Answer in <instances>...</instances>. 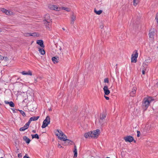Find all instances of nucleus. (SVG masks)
<instances>
[{
  "label": "nucleus",
  "instance_id": "obj_27",
  "mask_svg": "<svg viewBox=\"0 0 158 158\" xmlns=\"http://www.w3.org/2000/svg\"><path fill=\"white\" fill-rule=\"evenodd\" d=\"M26 34L29 35V36H33L34 37H36L38 36L37 33L35 32L33 33H27Z\"/></svg>",
  "mask_w": 158,
  "mask_h": 158
},
{
  "label": "nucleus",
  "instance_id": "obj_21",
  "mask_svg": "<svg viewBox=\"0 0 158 158\" xmlns=\"http://www.w3.org/2000/svg\"><path fill=\"white\" fill-rule=\"evenodd\" d=\"M29 127L27 126L26 124L24 126V127L20 128L19 129V130L20 131H23L27 129Z\"/></svg>",
  "mask_w": 158,
  "mask_h": 158
},
{
  "label": "nucleus",
  "instance_id": "obj_42",
  "mask_svg": "<svg viewBox=\"0 0 158 158\" xmlns=\"http://www.w3.org/2000/svg\"><path fill=\"white\" fill-rule=\"evenodd\" d=\"M3 56L1 55H0V63L1 60H2Z\"/></svg>",
  "mask_w": 158,
  "mask_h": 158
},
{
  "label": "nucleus",
  "instance_id": "obj_3",
  "mask_svg": "<svg viewBox=\"0 0 158 158\" xmlns=\"http://www.w3.org/2000/svg\"><path fill=\"white\" fill-rule=\"evenodd\" d=\"M150 103L149 101L146 100V98H144L143 101L142 106L143 108L146 110L149 106Z\"/></svg>",
  "mask_w": 158,
  "mask_h": 158
},
{
  "label": "nucleus",
  "instance_id": "obj_13",
  "mask_svg": "<svg viewBox=\"0 0 158 158\" xmlns=\"http://www.w3.org/2000/svg\"><path fill=\"white\" fill-rule=\"evenodd\" d=\"M71 20L70 23L72 24H73L74 23V22L76 19V16L74 15L73 13L71 15Z\"/></svg>",
  "mask_w": 158,
  "mask_h": 158
},
{
  "label": "nucleus",
  "instance_id": "obj_37",
  "mask_svg": "<svg viewBox=\"0 0 158 158\" xmlns=\"http://www.w3.org/2000/svg\"><path fill=\"white\" fill-rule=\"evenodd\" d=\"M104 82L105 83H108L109 81L108 78H106L104 79Z\"/></svg>",
  "mask_w": 158,
  "mask_h": 158
},
{
  "label": "nucleus",
  "instance_id": "obj_11",
  "mask_svg": "<svg viewBox=\"0 0 158 158\" xmlns=\"http://www.w3.org/2000/svg\"><path fill=\"white\" fill-rule=\"evenodd\" d=\"M36 43L40 45L42 48H44V42L42 40H37Z\"/></svg>",
  "mask_w": 158,
  "mask_h": 158
},
{
  "label": "nucleus",
  "instance_id": "obj_56",
  "mask_svg": "<svg viewBox=\"0 0 158 158\" xmlns=\"http://www.w3.org/2000/svg\"><path fill=\"white\" fill-rule=\"evenodd\" d=\"M106 158H110V157H107Z\"/></svg>",
  "mask_w": 158,
  "mask_h": 158
},
{
  "label": "nucleus",
  "instance_id": "obj_58",
  "mask_svg": "<svg viewBox=\"0 0 158 158\" xmlns=\"http://www.w3.org/2000/svg\"><path fill=\"white\" fill-rule=\"evenodd\" d=\"M0 158H3L2 157H0Z\"/></svg>",
  "mask_w": 158,
  "mask_h": 158
},
{
  "label": "nucleus",
  "instance_id": "obj_19",
  "mask_svg": "<svg viewBox=\"0 0 158 158\" xmlns=\"http://www.w3.org/2000/svg\"><path fill=\"white\" fill-rule=\"evenodd\" d=\"M39 51L40 53L42 55H43L45 54L44 50L43 48H39Z\"/></svg>",
  "mask_w": 158,
  "mask_h": 158
},
{
  "label": "nucleus",
  "instance_id": "obj_22",
  "mask_svg": "<svg viewBox=\"0 0 158 158\" xmlns=\"http://www.w3.org/2000/svg\"><path fill=\"white\" fill-rule=\"evenodd\" d=\"M21 73L23 75H32L31 72L30 71H29L28 72H26L25 71H23L21 72Z\"/></svg>",
  "mask_w": 158,
  "mask_h": 158
},
{
  "label": "nucleus",
  "instance_id": "obj_53",
  "mask_svg": "<svg viewBox=\"0 0 158 158\" xmlns=\"http://www.w3.org/2000/svg\"><path fill=\"white\" fill-rule=\"evenodd\" d=\"M32 132L33 133H36V131L35 130H32Z\"/></svg>",
  "mask_w": 158,
  "mask_h": 158
},
{
  "label": "nucleus",
  "instance_id": "obj_16",
  "mask_svg": "<svg viewBox=\"0 0 158 158\" xmlns=\"http://www.w3.org/2000/svg\"><path fill=\"white\" fill-rule=\"evenodd\" d=\"M45 20L44 21V22H47V21H50L51 20L50 19V16L48 14H46L44 16Z\"/></svg>",
  "mask_w": 158,
  "mask_h": 158
},
{
  "label": "nucleus",
  "instance_id": "obj_30",
  "mask_svg": "<svg viewBox=\"0 0 158 158\" xmlns=\"http://www.w3.org/2000/svg\"><path fill=\"white\" fill-rule=\"evenodd\" d=\"M31 136H32V139L35 138L38 139L39 138V136L37 134H35V135H31Z\"/></svg>",
  "mask_w": 158,
  "mask_h": 158
},
{
  "label": "nucleus",
  "instance_id": "obj_39",
  "mask_svg": "<svg viewBox=\"0 0 158 158\" xmlns=\"http://www.w3.org/2000/svg\"><path fill=\"white\" fill-rule=\"evenodd\" d=\"M137 137H139L140 136V132L139 131H137Z\"/></svg>",
  "mask_w": 158,
  "mask_h": 158
},
{
  "label": "nucleus",
  "instance_id": "obj_26",
  "mask_svg": "<svg viewBox=\"0 0 158 158\" xmlns=\"http://www.w3.org/2000/svg\"><path fill=\"white\" fill-rule=\"evenodd\" d=\"M146 99L148 101H149L150 103L152 101L154 100V99L153 98L151 97H149L147 98H146Z\"/></svg>",
  "mask_w": 158,
  "mask_h": 158
},
{
  "label": "nucleus",
  "instance_id": "obj_50",
  "mask_svg": "<svg viewBox=\"0 0 158 158\" xmlns=\"http://www.w3.org/2000/svg\"><path fill=\"white\" fill-rule=\"evenodd\" d=\"M23 158H30L28 156H27L26 155L24 156L23 157Z\"/></svg>",
  "mask_w": 158,
  "mask_h": 158
},
{
  "label": "nucleus",
  "instance_id": "obj_17",
  "mask_svg": "<svg viewBox=\"0 0 158 158\" xmlns=\"http://www.w3.org/2000/svg\"><path fill=\"white\" fill-rule=\"evenodd\" d=\"M23 140L25 141L27 143H29L31 141L30 139L26 136H24L23 138Z\"/></svg>",
  "mask_w": 158,
  "mask_h": 158
},
{
  "label": "nucleus",
  "instance_id": "obj_55",
  "mask_svg": "<svg viewBox=\"0 0 158 158\" xmlns=\"http://www.w3.org/2000/svg\"><path fill=\"white\" fill-rule=\"evenodd\" d=\"M62 29H63L64 30H65V29L64 28H62Z\"/></svg>",
  "mask_w": 158,
  "mask_h": 158
},
{
  "label": "nucleus",
  "instance_id": "obj_4",
  "mask_svg": "<svg viewBox=\"0 0 158 158\" xmlns=\"http://www.w3.org/2000/svg\"><path fill=\"white\" fill-rule=\"evenodd\" d=\"M135 54H132L131 57V62L136 63L137 62V58L138 56V53L137 50H135Z\"/></svg>",
  "mask_w": 158,
  "mask_h": 158
},
{
  "label": "nucleus",
  "instance_id": "obj_59",
  "mask_svg": "<svg viewBox=\"0 0 158 158\" xmlns=\"http://www.w3.org/2000/svg\"><path fill=\"white\" fill-rule=\"evenodd\" d=\"M2 104L0 103V105H1Z\"/></svg>",
  "mask_w": 158,
  "mask_h": 158
},
{
  "label": "nucleus",
  "instance_id": "obj_45",
  "mask_svg": "<svg viewBox=\"0 0 158 158\" xmlns=\"http://www.w3.org/2000/svg\"><path fill=\"white\" fill-rule=\"evenodd\" d=\"M52 5H51L49 6V8L51 10H53V7L52 6Z\"/></svg>",
  "mask_w": 158,
  "mask_h": 158
},
{
  "label": "nucleus",
  "instance_id": "obj_49",
  "mask_svg": "<svg viewBox=\"0 0 158 158\" xmlns=\"http://www.w3.org/2000/svg\"><path fill=\"white\" fill-rule=\"evenodd\" d=\"M4 102H5V103L6 104H9V102L7 101H5Z\"/></svg>",
  "mask_w": 158,
  "mask_h": 158
},
{
  "label": "nucleus",
  "instance_id": "obj_38",
  "mask_svg": "<svg viewBox=\"0 0 158 158\" xmlns=\"http://www.w3.org/2000/svg\"><path fill=\"white\" fill-rule=\"evenodd\" d=\"M4 60L5 61H7L8 60V58L7 57H3L2 60Z\"/></svg>",
  "mask_w": 158,
  "mask_h": 158
},
{
  "label": "nucleus",
  "instance_id": "obj_33",
  "mask_svg": "<svg viewBox=\"0 0 158 158\" xmlns=\"http://www.w3.org/2000/svg\"><path fill=\"white\" fill-rule=\"evenodd\" d=\"M61 8L62 9L65 10L68 12H69L70 10V9L67 7H62Z\"/></svg>",
  "mask_w": 158,
  "mask_h": 158
},
{
  "label": "nucleus",
  "instance_id": "obj_9",
  "mask_svg": "<svg viewBox=\"0 0 158 158\" xmlns=\"http://www.w3.org/2000/svg\"><path fill=\"white\" fill-rule=\"evenodd\" d=\"M84 136L86 138H93L92 132V131L86 133L84 135Z\"/></svg>",
  "mask_w": 158,
  "mask_h": 158
},
{
  "label": "nucleus",
  "instance_id": "obj_31",
  "mask_svg": "<svg viewBox=\"0 0 158 158\" xmlns=\"http://www.w3.org/2000/svg\"><path fill=\"white\" fill-rule=\"evenodd\" d=\"M139 0H133V5L135 6H136L137 4L139 3Z\"/></svg>",
  "mask_w": 158,
  "mask_h": 158
},
{
  "label": "nucleus",
  "instance_id": "obj_44",
  "mask_svg": "<svg viewBox=\"0 0 158 158\" xmlns=\"http://www.w3.org/2000/svg\"><path fill=\"white\" fill-rule=\"evenodd\" d=\"M18 156L20 158V157H21L22 156V154L21 153H19L18 154Z\"/></svg>",
  "mask_w": 158,
  "mask_h": 158
},
{
  "label": "nucleus",
  "instance_id": "obj_43",
  "mask_svg": "<svg viewBox=\"0 0 158 158\" xmlns=\"http://www.w3.org/2000/svg\"><path fill=\"white\" fill-rule=\"evenodd\" d=\"M57 147L59 148H62V146H61V145L59 144V143H58L57 144Z\"/></svg>",
  "mask_w": 158,
  "mask_h": 158
},
{
  "label": "nucleus",
  "instance_id": "obj_1",
  "mask_svg": "<svg viewBox=\"0 0 158 158\" xmlns=\"http://www.w3.org/2000/svg\"><path fill=\"white\" fill-rule=\"evenodd\" d=\"M56 135L58 136V138L63 141H65V145H67L71 142V141L67 139V136L63 133L61 131L59 130H57L55 132Z\"/></svg>",
  "mask_w": 158,
  "mask_h": 158
},
{
  "label": "nucleus",
  "instance_id": "obj_52",
  "mask_svg": "<svg viewBox=\"0 0 158 158\" xmlns=\"http://www.w3.org/2000/svg\"><path fill=\"white\" fill-rule=\"evenodd\" d=\"M139 21H137V22H136L135 23V24H139Z\"/></svg>",
  "mask_w": 158,
  "mask_h": 158
},
{
  "label": "nucleus",
  "instance_id": "obj_6",
  "mask_svg": "<svg viewBox=\"0 0 158 158\" xmlns=\"http://www.w3.org/2000/svg\"><path fill=\"white\" fill-rule=\"evenodd\" d=\"M52 21L51 20L50 21H47V22H44L47 29L50 31L51 30V25Z\"/></svg>",
  "mask_w": 158,
  "mask_h": 158
},
{
  "label": "nucleus",
  "instance_id": "obj_34",
  "mask_svg": "<svg viewBox=\"0 0 158 158\" xmlns=\"http://www.w3.org/2000/svg\"><path fill=\"white\" fill-rule=\"evenodd\" d=\"M9 106L11 107H13L15 106V104L12 101L10 102L9 103Z\"/></svg>",
  "mask_w": 158,
  "mask_h": 158
},
{
  "label": "nucleus",
  "instance_id": "obj_35",
  "mask_svg": "<svg viewBox=\"0 0 158 158\" xmlns=\"http://www.w3.org/2000/svg\"><path fill=\"white\" fill-rule=\"evenodd\" d=\"M31 121H32L30 119V118L28 122L25 124L29 127V125Z\"/></svg>",
  "mask_w": 158,
  "mask_h": 158
},
{
  "label": "nucleus",
  "instance_id": "obj_28",
  "mask_svg": "<svg viewBox=\"0 0 158 158\" xmlns=\"http://www.w3.org/2000/svg\"><path fill=\"white\" fill-rule=\"evenodd\" d=\"M16 111H19L20 112V114H21L22 115L23 117H25L26 116L25 113L23 110H16Z\"/></svg>",
  "mask_w": 158,
  "mask_h": 158
},
{
  "label": "nucleus",
  "instance_id": "obj_40",
  "mask_svg": "<svg viewBox=\"0 0 158 158\" xmlns=\"http://www.w3.org/2000/svg\"><path fill=\"white\" fill-rule=\"evenodd\" d=\"M77 106H75L74 108V111H76L77 109Z\"/></svg>",
  "mask_w": 158,
  "mask_h": 158
},
{
  "label": "nucleus",
  "instance_id": "obj_18",
  "mask_svg": "<svg viewBox=\"0 0 158 158\" xmlns=\"http://www.w3.org/2000/svg\"><path fill=\"white\" fill-rule=\"evenodd\" d=\"M74 150H73V152L74 153V157H76L77 156V147L76 145L74 146Z\"/></svg>",
  "mask_w": 158,
  "mask_h": 158
},
{
  "label": "nucleus",
  "instance_id": "obj_29",
  "mask_svg": "<svg viewBox=\"0 0 158 158\" xmlns=\"http://www.w3.org/2000/svg\"><path fill=\"white\" fill-rule=\"evenodd\" d=\"M52 6L53 7V10H56V11H59L60 9V8H58L57 7L56 5H52Z\"/></svg>",
  "mask_w": 158,
  "mask_h": 158
},
{
  "label": "nucleus",
  "instance_id": "obj_41",
  "mask_svg": "<svg viewBox=\"0 0 158 158\" xmlns=\"http://www.w3.org/2000/svg\"><path fill=\"white\" fill-rule=\"evenodd\" d=\"M11 109L12 110L13 113H15L17 112L15 111L17 109H15L14 108H11Z\"/></svg>",
  "mask_w": 158,
  "mask_h": 158
},
{
  "label": "nucleus",
  "instance_id": "obj_10",
  "mask_svg": "<svg viewBox=\"0 0 158 158\" xmlns=\"http://www.w3.org/2000/svg\"><path fill=\"white\" fill-rule=\"evenodd\" d=\"M107 114L106 112H103L100 114V118L102 119L104 121L105 120V118L106 117Z\"/></svg>",
  "mask_w": 158,
  "mask_h": 158
},
{
  "label": "nucleus",
  "instance_id": "obj_20",
  "mask_svg": "<svg viewBox=\"0 0 158 158\" xmlns=\"http://www.w3.org/2000/svg\"><path fill=\"white\" fill-rule=\"evenodd\" d=\"M105 121L99 118L98 122L99 125L101 126H102L105 123Z\"/></svg>",
  "mask_w": 158,
  "mask_h": 158
},
{
  "label": "nucleus",
  "instance_id": "obj_46",
  "mask_svg": "<svg viewBox=\"0 0 158 158\" xmlns=\"http://www.w3.org/2000/svg\"><path fill=\"white\" fill-rule=\"evenodd\" d=\"M104 97H105V98H106V99L107 100H108L109 99V98L108 97L106 96L105 95H104Z\"/></svg>",
  "mask_w": 158,
  "mask_h": 158
},
{
  "label": "nucleus",
  "instance_id": "obj_15",
  "mask_svg": "<svg viewBox=\"0 0 158 158\" xmlns=\"http://www.w3.org/2000/svg\"><path fill=\"white\" fill-rule=\"evenodd\" d=\"M59 57L57 56L53 57L52 58V60L54 63H57L58 62Z\"/></svg>",
  "mask_w": 158,
  "mask_h": 158
},
{
  "label": "nucleus",
  "instance_id": "obj_32",
  "mask_svg": "<svg viewBox=\"0 0 158 158\" xmlns=\"http://www.w3.org/2000/svg\"><path fill=\"white\" fill-rule=\"evenodd\" d=\"M148 64V62L145 61L143 64V67L144 68H147Z\"/></svg>",
  "mask_w": 158,
  "mask_h": 158
},
{
  "label": "nucleus",
  "instance_id": "obj_2",
  "mask_svg": "<svg viewBox=\"0 0 158 158\" xmlns=\"http://www.w3.org/2000/svg\"><path fill=\"white\" fill-rule=\"evenodd\" d=\"M50 123V118L48 116L43 121L42 127L43 128L46 127Z\"/></svg>",
  "mask_w": 158,
  "mask_h": 158
},
{
  "label": "nucleus",
  "instance_id": "obj_25",
  "mask_svg": "<svg viewBox=\"0 0 158 158\" xmlns=\"http://www.w3.org/2000/svg\"><path fill=\"white\" fill-rule=\"evenodd\" d=\"M94 12L96 14L98 15H100L102 12V10H100L98 11H97L95 9L94 10Z\"/></svg>",
  "mask_w": 158,
  "mask_h": 158
},
{
  "label": "nucleus",
  "instance_id": "obj_14",
  "mask_svg": "<svg viewBox=\"0 0 158 158\" xmlns=\"http://www.w3.org/2000/svg\"><path fill=\"white\" fill-rule=\"evenodd\" d=\"M2 11L3 13H5L7 15H10V13H12V12H10V11H9L4 8H2Z\"/></svg>",
  "mask_w": 158,
  "mask_h": 158
},
{
  "label": "nucleus",
  "instance_id": "obj_51",
  "mask_svg": "<svg viewBox=\"0 0 158 158\" xmlns=\"http://www.w3.org/2000/svg\"><path fill=\"white\" fill-rule=\"evenodd\" d=\"M147 68H144L143 67L142 70H145V71H146Z\"/></svg>",
  "mask_w": 158,
  "mask_h": 158
},
{
  "label": "nucleus",
  "instance_id": "obj_47",
  "mask_svg": "<svg viewBox=\"0 0 158 158\" xmlns=\"http://www.w3.org/2000/svg\"><path fill=\"white\" fill-rule=\"evenodd\" d=\"M155 19L157 20V23H158V15L157 16V15L156 16Z\"/></svg>",
  "mask_w": 158,
  "mask_h": 158
},
{
  "label": "nucleus",
  "instance_id": "obj_23",
  "mask_svg": "<svg viewBox=\"0 0 158 158\" xmlns=\"http://www.w3.org/2000/svg\"><path fill=\"white\" fill-rule=\"evenodd\" d=\"M155 32L154 31H152L150 32L149 34V37L150 38H153L154 36V35Z\"/></svg>",
  "mask_w": 158,
  "mask_h": 158
},
{
  "label": "nucleus",
  "instance_id": "obj_12",
  "mask_svg": "<svg viewBox=\"0 0 158 158\" xmlns=\"http://www.w3.org/2000/svg\"><path fill=\"white\" fill-rule=\"evenodd\" d=\"M136 87H133L132 89V91L130 93V95L131 97H134V95L136 93Z\"/></svg>",
  "mask_w": 158,
  "mask_h": 158
},
{
  "label": "nucleus",
  "instance_id": "obj_36",
  "mask_svg": "<svg viewBox=\"0 0 158 158\" xmlns=\"http://www.w3.org/2000/svg\"><path fill=\"white\" fill-rule=\"evenodd\" d=\"M145 61L147 62L148 63V64H149L150 62L151 61V59L150 58H148L146 59Z\"/></svg>",
  "mask_w": 158,
  "mask_h": 158
},
{
  "label": "nucleus",
  "instance_id": "obj_24",
  "mask_svg": "<svg viewBox=\"0 0 158 158\" xmlns=\"http://www.w3.org/2000/svg\"><path fill=\"white\" fill-rule=\"evenodd\" d=\"M40 117L39 116H33L31 117L30 119V120L32 121H36Z\"/></svg>",
  "mask_w": 158,
  "mask_h": 158
},
{
  "label": "nucleus",
  "instance_id": "obj_57",
  "mask_svg": "<svg viewBox=\"0 0 158 158\" xmlns=\"http://www.w3.org/2000/svg\"><path fill=\"white\" fill-rule=\"evenodd\" d=\"M1 32V30L0 29V32Z\"/></svg>",
  "mask_w": 158,
  "mask_h": 158
},
{
  "label": "nucleus",
  "instance_id": "obj_54",
  "mask_svg": "<svg viewBox=\"0 0 158 158\" xmlns=\"http://www.w3.org/2000/svg\"><path fill=\"white\" fill-rule=\"evenodd\" d=\"M35 83H36V82H37V81H36V79H35Z\"/></svg>",
  "mask_w": 158,
  "mask_h": 158
},
{
  "label": "nucleus",
  "instance_id": "obj_8",
  "mask_svg": "<svg viewBox=\"0 0 158 158\" xmlns=\"http://www.w3.org/2000/svg\"><path fill=\"white\" fill-rule=\"evenodd\" d=\"M103 89L105 95H108L110 94V92L108 88V86L107 85H105L104 86Z\"/></svg>",
  "mask_w": 158,
  "mask_h": 158
},
{
  "label": "nucleus",
  "instance_id": "obj_48",
  "mask_svg": "<svg viewBox=\"0 0 158 158\" xmlns=\"http://www.w3.org/2000/svg\"><path fill=\"white\" fill-rule=\"evenodd\" d=\"M145 70H142V73L143 74H145Z\"/></svg>",
  "mask_w": 158,
  "mask_h": 158
},
{
  "label": "nucleus",
  "instance_id": "obj_7",
  "mask_svg": "<svg viewBox=\"0 0 158 158\" xmlns=\"http://www.w3.org/2000/svg\"><path fill=\"white\" fill-rule=\"evenodd\" d=\"M92 132L93 138H97L100 133V130L98 129L94 130Z\"/></svg>",
  "mask_w": 158,
  "mask_h": 158
},
{
  "label": "nucleus",
  "instance_id": "obj_5",
  "mask_svg": "<svg viewBox=\"0 0 158 158\" xmlns=\"http://www.w3.org/2000/svg\"><path fill=\"white\" fill-rule=\"evenodd\" d=\"M124 139L126 142H129L131 143L134 141V143L136 142V141L134 139L133 137L130 135L126 136L124 138Z\"/></svg>",
  "mask_w": 158,
  "mask_h": 158
}]
</instances>
